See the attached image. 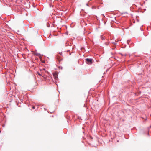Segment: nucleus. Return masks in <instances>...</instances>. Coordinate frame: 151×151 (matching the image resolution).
I'll use <instances>...</instances> for the list:
<instances>
[{
	"label": "nucleus",
	"instance_id": "nucleus-1",
	"mask_svg": "<svg viewBox=\"0 0 151 151\" xmlns=\"http://www.w3.org/2000/svg\"><path fill=\"white\" fill-rule=\"evenodd\" d=\"M85 60L87 64L89 65H91L92 63V59L86 58Z\"/></svg>",
	"mask_w": 151,
	"mask_h": 151
},
{
	"label": "nucleus",
	"instance_id": "nucleus-3",
	"mask_svg": "<svg viewBox=\"0 0 151 151\" xmlns=\"http://www.w3.org/2000/svg\"><path fill=\"white\" fill-rule=\"evenodd\" d=\"M53 76L55 79H56L57 78V74L56 73L53 74Z\"/></svg>",
	"mask_w": 151,
	"mask_h": 151
},
{
	"label": "nucleus",
	"instance_id": "nucleus-5",
	"mask_svg": "<svg viewBox=\"0 0 151 151\" xmlns=\"http://www.w3.org/2000/svg\"><path fill=\"white\" fill-rule=\"evenodd\" d=\"M42 77L45 78V77H44L43 76H42Z\"/></svg>",
	"mask_w": 151,
	"mask_h": 151
},
{
	"label": "nucleus",
	"instance_id": "nucleus-2",
	"mask_svg": "<svg viewBox=\"0 0 151 151\" xmlns=\"http://www.w3.org/2000/svg\"><path fill=\"white\" fill-rule=\"evenodd\" d=\"M37 73L39 75L41 76L43 75V73L41 72V73H40V72H37Z\"/></svg>",
	"mask_w": 151,
	"mask_h": 151
},
{
	"label": "nucleus",
	"instance_id": "nucleus-4",
	"mask_svg": "<svg viewBox=\"0 0 151 151\" xmlns=\"http://www.w3.org/2000/svg\"><path fill=\"white\" fill-rule=\"evenodd\" d=\"M40 70L41 71H42L43 70H45V69L44 68H43V69H40Z\"/></svg>",
	"mask_w": 151,
	"mask_h": 151
},
{
	"label": "nucleus",
	"instance_id": "nucleus-6",
	"mask_svg": "<svg viewBox=\"0 0 151 151\" xmlns=\"http://www.w3.org/2000/svg\"><path fill=\"white\" fill-rule=\"evenodd\" d=\"M32 108L33 109H35V107L34 106H33Z\"/></svg>",
	"mask_w": 151,
	"mask_h": 151
}]
</instances>
